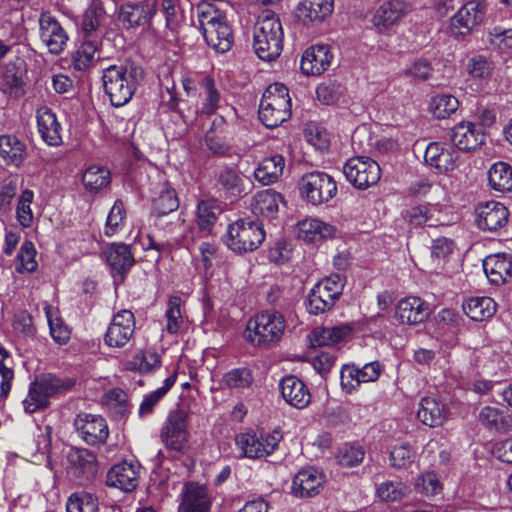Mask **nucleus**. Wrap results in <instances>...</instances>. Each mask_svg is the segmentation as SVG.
<instances>
[{
  "label": "nucleus",
  "instance_id": "f257e3e1",
  "mask_svg": "<svg viewBox=\"0 0 512 512\" xmlns=\"http://www.w3.org/2000/svg\"><path fill=\"white\" fill-rule=\"evenodd\" d=\"M143 77L142 68L131 61L104 68L102 72L103 88L111 104L115 107L127 104L132 99Z\"/></svg>",
  "mask_w": 512,
  "mask_h": 512
},
{
  "label": "nucleus",
  "instance_id": "f03ea898",
  "mask_svg": "<svg viewBox=\"0 0 512 512\" xmlns=\"http://www.w3.org/2000/svg\"><path fill=\"white\" fill-rule=\"evenodd\" d=\"M284 32L279 17L270 10L263 11L255 24L253 49L263 61H273L283 50Z\"/></svg>",
  "mask_w": 512,
  "mask_h": 512
},
{
  "label": "nucleus",
  "instance_id": "7ed1b4c3",
  "mask_svg": "<svg viewBox=\"0 0 512 512\" xmlns=\"http://www.w3.org/2000/svg\"><path fill=\"white\" fill-rule=\"evenodd\" d=\"M197 19L206 43L218 52L225 53L233 44V33L225 16L211 5L197 8Z\"/></svg>",
  "mask_w": 512,
  "mask_h": 512
},
{
  "label": "nucleus",
  "instance_id": "20e7f679",
  "mask_svg": "<svg viewBox=\"0 0 512 512\" xmlns=\"http://www.w3.org/2000/svg\"><path fill=\"white\" fill-rule=\"evenodd\" d=\"M285 327V318L279 312H262L249 319L244 337L253 346L269 347L281 340Z\"/></svg>",
  "mask_w": 512,
  "mask_h": 512
},
{
  "label": "nucleus",
  "instance_id": "39448f33",
  "mask_svg": "<svg viewBox=\"0 0 512 512\" xmlns=\"http://www.w3.org/2000/svg\"><path fill=\"white\" fill-rule=\"evenodd\" d=\"M259 119L267 128H275L291 116L288 88L281 83L268 86L259 105Z\"/></svg>",
  "mask_w": 512,
  "mask_h": 512
},
{
  "label": "nucleus",
  "instance_id": "423d86ee",
  "mask_svg": "<svg viewBox=\"0 0 512 512\" xmlns=\"http://www.w3.org/2000/svg\"><path fill=\"white\" fill-rule=\"evenodd\" d=\"M74 383L70 378H59L52 374L42 375L30 384L28 394L23 400L25 412L32 414L47 408L50 397L67 392Z\"/></svg>",
  "mask_w": 512,
  "mask_h": 512
},
{
  "label": "nucleus",
  "instance_id": "0eeeda50",
  "mask_svg": "<svg viewBox=\"0 0 512 512\" xmlns=\"http://www.w3.org/2000/svg\"><path fill=\"white\" fill-rule=\"evenodd\" d=\"M265 232L258 221L239 219L227 229V246L239 254L256 250L264 241Z\"/></svg>",
  "mask_w": 512,
  "mask_h": 512
},
{
  "label": "nucleus",
  "instance_id": "6e6552de",
  "mask_svg": "<svg viewBox=\"0 0 512 512\" xmlns=\"http://www.w3.org/2000/svg\"><path fill=\"white\" fill-rule=\"evenodd\" d=\"M188 413L182 408L171 411L161 428L160 439L166 449L185 452L189 445Z\"/></svg>",
  "mask_w": 512,
  "mask_h": 512
},
{
  "label": "nucleus",
  "instance_id": "1a4fd4ad",
  "mask_svg": "<svg viewBox=\"0 0 512 512\" xmlns=\"http://www.w3.org/2000/svg\"><path fill=\"white\" fill-rule=\"evenodd\" d=\"M343 172L351 184L362 190L375 185L381 176L379 164L365 156L348 159L343 167Z\"/></svg>",
  "mask_w": 512,
  "mask_h": 512
},
{
  "label": "nucleus",
  "instance_id": "9d476101",
  "mask_svg": "<svg viewBox=\"0 0 512 512\" xmlns=\"http://www.w3.org/2000/svg\"><path fill=\"white\" fill-rule=\"evenodd\" d=\"M282 436L279 431L265 435L255 433H240L236 436V445L241 449L243 455L248 458H261L270 455L276 449Z\"/></svg>",
  "mask_w": 512,
  "mask_h": 512
},
{
  "label": "nucleus",
  "instance_id": "9b49d317",
  "mask_svg": "<svg viewBox=\"0 0 512 512\" xmlns=\"http://www.w3.org/2000/svg\"><path fill=\"white\" fill-rule=\"evenodd\" d=\"M74 427L88 445L104 444L109 436L107 422L100 415L80 413L74 419Z\"/></svg>",
  "mask_w": 512,
  "mask_h": 512
},
{
  "label": "nucleus",
  "instance_id": "f8f14e48",
  "mask_svg": "<svg viewBox=\"0 0 512 512\" xmlns=\"http://www.w3.org/2000/svg\"><path fill=\"white\" fill-rule=\"evenodd\" d=\"M134 331V314L130 310H121L114 315L108 326L104 342L109 347L121 348L130 341Z\"/></svg>",
  "mask_w": 512,
  "mask_h": 512
},
{
  "label": "nucleus",
  "instance_id": "ddd939ff",
  "mask_svg": "<svg viewBox=\"0 0 512 512\" xmlns=\"http://www.w3.org/2000/svg\"><path fill=\"white\" fill-rule=\"evenodd\" d=\"M68 474L80 484L91 481L98 472L97 458L87 449H76L68 455Z\"/></svg>",
  "mask_w": 512,
  "mask_h": 512
},
{
  "label": "nucleus",
  "instance_id": "4468645a",
  "mask_svg": "<svg viewBox=\"0 0 512 512\" xmlns=\"http://www.w3.org/2000/svg\"><path fill=\"white\" fill-rule=\"evenodd\" d=\"M40 39L52 54H60L69 39L67 32L59 21L48 13L39 18Z\"/></svg>",
  "mask_w": 512,
  "mask_h": 512
},
{
  "label": "nucleus",
  "instance_id": "2eb2a0df",
  "mask_svg": "<svg viewBox=\"0 0 512 512\" xmlns=\"http://www.w3.org/2000/svg\"><path fill=\"white\" fill-rule=\"evenodd\" d=\"M157 0H143L139 3H127L121 6L119 18L129 28L149 27L157 13Z\"/></svg>",
  "mask_w": 512,
  "mask_h": 512
},
{
  "label": "nucleus",
  "instance_id": "dca6fc26",
  "mask_svg": "<svg viewBox=\"0 0 512 512\" xmlns=\"http://www.w3.org/2000/svg\"><path fill=\"white\" fill-rule=\"evenodd\" d=\"M140 465L123 461L109 469L106 484L123 492H131L138 486Z\"/></svg>",
  "mask_w": 512,
  "mask_h": 512
},
{
  "label": "nucleus",
  "instance_id": "f3484780",
  "mask_svg": "<svg viewBox=\"0 0 512 512\" xmlns=\"http://www.w3.org/2000/svg\"><path fill=\"white\" fill-rule=\"evenodd\" d=\"M485 12L486 4L484 2H467L452 18V29L460 35L469 33L475 26L482 22Z\"/></svg>",
  "mask_w": 512,
  "mask_h": 512
},
{
  "label": "nucleus",
  "instance_id": "a211bd4d",
  "mask_svg": "<svg viewBox=\"0 0 512 512\" xmlns=\"http://www.w3.org/2000/svg\"><path fill=\"white\" fill-rule=\"evenodd\" d=\"M410 9L406 0L385 1L375 11L373 24L379 31H385L398 24Z\"/></svg>",
  "mask_w": 512,
  "mask_h": 512
},
{
  "label": "nucleus",
  "instance_id": "6ab92c4d",
  "mask_svg": "<svg viewBox=\"0 0 512 512\" xmlns=\"http://www.w3.org/2000/svg\"><path fill=\"white\" fill-rule=\"evenodd\" d=\"M477 226L484 231H497L508 222V209L499 202L490 201L480 205L476 210Z\"/></svg>",
  "mask_w": 512,
  "mask_h": 512
},
{
  "label": "nucleus",
  "instance_id": "aec40b11",
  "mask_svg": "<svg viewBox=\"0 0 512 512\" xmlns=\"http://www.w3.org/2000/svg\"><path fill=\"white\" fill-rule=\"evenodd\" d=\"M178 512H210L212 501L204 486L188 483L183 487Z\"/></svg>",
  "mask_w": 512,
  "mask_h": 512
},
{
  "label": "nucleus",
  "instance_id": "412c9836",
  "mask_svg": "<svg viewBox=\"0 0 512 512\" xmlns=\"http://www.w3.org/2000/svg\"><path fill=\"white\" fill-rule=\"evenodd\" d=\"M103 255L113 276L123 278L135 263L130 246L121 242L108 245Z\"/></svg>",
  "mask_w": 512,
  "mask_h": 512
},
{
  "label": "nucleus",
  "instance_id": "4be33fe9",
  "mask_svg": "<svg viewBox=\"0 0 512 512\" xmlns=\"http://www.w3.org/2000/svg\"><path fill=\"white\" fill-rule=\"evenodd\" d=\"M450 138L459 150L471 151L484 143L485 135L475 123L460 122L452 128Z\"/></svg>",
  "mask_w": 512,
  "mask_h": 512
},
{
  "label": "nucleus",
  "instance_id": "5701e85b",
  "mask_svg": "<svg viewBox=\"0 0 512 512\" xmlns=\"http://www.w3.org/2000/svg\"><path fill=\"white\" fill-rule=\"evenodd\" d=\"M430 315L428 304L419 297H406L396 306L395 317L401 324L415 325Z\"/></svg>",
  "mask_w": 512,
  "mask_h": 512
},
{
  "label": "nucleus",
  "instance_id": "b1692460",
  "mask_svg": "<svg viewBox=\"0 0 512 512\" xmlns=\"http://www.w3.org/2000/svg\"><path fill=\"white\" fill-rule=\"evenodd\" d=\"M38 132L42 140L49 146H59L62 143V126L51 108L41 106L36 110Z\"/></svg>",
  "mask_w": 512,
  "mask_h": 512
},
{
  "label": "nucleus",
  "instance_id": "393cba45",
  "mask_svg": "<svg viewBox=\"0 0 512 512\" xmlns=\"http://www.w3.org/2000/svg\"><path fill=\"white\" fill-rule=\"evenodd\" d=\"M106 18V11L102 0H91L84 10L78 23L81 37L101 38L99 28Z\"/></svg>",
  "mask_w": 512,
  "mask_h": 512
},
{
  "label": "nucleus",
  "instance_id": "a878e982",
  "mask_svg": "<svg viewBox=\"0 0 512 512\" xmlns=\"http://www.w3.org/2000/svg\"><path fill=\"white\" fill-rule=\"evenodd\" d=\"M458 158L459 154L453 147H445L436 142L428 144L424 153L425 162L440 172L455 169Z\"/></svg>",
  "mask_w": 512,
  "mask_h": 512
},
{
  "label": "nucleus",
  "instance_id": "bb28decb",
  "mask_svg": "<svg viewBox=\"0 0 512 512\" xmlns=\"http://www.w3.org/2000/svg\"><path fill=\"white\" fill-rule=\"evenodd\" d=\"M217 183L222 190L235 197L246 195L252 189V182L234 166L223 167L217 175Z\"/></svg>",
  "mask_w": 512,
  "mask_h": 512
},
{
  "label": "nucleus",
  "instance_id": "cd10ccee",
  "mask_svg": "<svg viewBox=\"0 0 512 512\" xmlns=\"http://www.w3.org/2000/svg\"><path fill=\"white\" fill-rule=\"evenodd\" d=\"M320 473L313 466L302 468L292 480L291 490L299 498H312L319 494Z\"/></svg>",
  "mask_w": 512,
  "mask_h": 512
},
{
  "label": "nucleus",
  "instance_id": "c85d7f7f",
  "mask_svg": "<svg viewBox=\"0 0 512 512\" xmlns=\"http://www.w3.org/2000/svg\"><path fill=\"white\" fill-rule=\"evenodd\" d=\"M483 269L491 283L503 284L512 277V255L507 253L489 255L483 261Z\"/></svg>",
  "mask_w": 512,
  "mask_h": 512
},
{
  "label": "nucleus",
  "instance_id": "c756f323",
  "mask_svg": "<svg viewBox=\"0 0 512 512\" xmlns=\"http://www.w3.org/2000/svg\"><path fill=\"white\" fill-rule=\"evenodd\" d=\"M280 390L284 400L295 408H305L311 401V394L306 385L294 375L282 378Z\"/></svg>",
  "mask_w": 512,
  "mask_h": 512
},
{
  "label": "nucleus",
  "instance_id": "7c9ffc66",
  "mask_svg": "<svg viewBox=\"0 0 512 512\" xmlns=\"http://www.w3.org/2000/svg\"><path fill=\"white\" fill-rule=\"evenodd\" d=\"M280 203H285L282 194L270 188L261 190L252 199V212L257 216L272 220L278 215Z\"/></svg>",
  "mask_w": 512,
  "mask_h": 512
},
{
  "label": "nucleus",
  "instance_id": "2f4dec72",
  "mask_svg": "<svg viewBox=\"0 0 512 512\" xmlns=\"http://www.w3.org/2000/svg\"><path fill=\"white\" fill-rule=\"evenodd\" d=\"M284 167L285 159L282 155L265 157L254 170V177L262 185H270L279 180Z\"/></svg>",
  "mask_w": 512,
  "mask_h": 512
},
{
  "label": "nucleus",
  "instance_id": "473e14b6",
  "mask_svg": "<svg viewBox=\"0 0 512 512\" xmlns=\"http://www.w3.org/2000/svg\"><path fill=\"white\" fill-rule=\"evenodd\" d=\"M417 417L424 425L438 427L446 420V409L436 398L424 397L419 402Z\"/></svg>",
  "mask_w": 512,
  "mask_h": 512
},
{
  "label": "nucleus",
  "instance_id": "72a5a7b5",
  "mask_svg": "<svg viewBox=\"0 0 512 512\" xmlns=\"http://www.w3.org/2000/svg\"><path fill=\"white\" fill-rule=\"evenodd\" d=\"M82 41L72 54V65L77 71H86L95 63V54L101 45V38L81 37Z\"/></svg>",
  "mask_w": 512,
  "mask_h": 512
},
{
  "label": "nucleus",
  "instance_id": "f704fd0d",
  "mask_svg": "<svg viewBox=\"0 0 512 512\" xmlns=\"http://www.w3.org/2000/svg\"><path fill=\"white\" fill-rule=\"evenodd\" d=\"M25 69L17 66L15 63H9L5 66L1 87L5 94L11 97L19 98L25 94Z\"/></svg>",
  "mask_w": 512,
  "mask_h": 512
},
{
  "label": "nucleus",
  "instance_id": "c9c22d12",
  "mask_svg": "<svg viewBox=\"0 0 512 512\" xmlns=\"http://www.w3.org/2000/svg\"><path fill=\"white\" fill-rule=\"evenodd\" d=\"M26 146L14 135L0 136V157L9 165L19 166L25 159Z\"/></svg>",
  "mask_w": 512,
  "mask_h": 512
},
{
  "label": "nucleus",
  "instance_id": "e433bc0d",
  "mask_svg": "<svg viewBox=\"0 0 512 512\" xmlns=\"http://www.w3.org/2000/svg\"><path fill=\"white\" fill-rule=\"evenodd\" d=\"M439 211L435 207L428 205H417L406 209L403 212L404 219L412 226L419 227L427 225L429 227H437L443 223L435 217Z\"/></svg>",
  "mask_w": 512,
  "mask_h": 512
},
{
  "label": "nucleus",
  "instance_id": "4c0bfd02",
  "mask_svg": "<svg viewBox=\"0 0 512 512\" xmlns=\"http://www.w3.org/2000/svg\"><path fill=\"white\" fill-rule=\"evenodd\" d=\"M465 314L474 321H484L496 313V303L490 297H472L463 304Z\"/></svg>",
  "mask_w": 512,
  "mask_h": 512
},
{
  "label": "nucleus",
  "instance_id": "58836bf2",
  "mask_svg": "<svg viewBox=\"0 0 512 512\" xmlns=\"http://www.w3.org/2000/svg\"><path fill=\"white\" fill-rule=\"evenodd\" d=\"M110 171L99 165H90L82 174V183L85 189L96 193L110 185Z\"/></svg>",
  "mask_w": 512,
  "mask_h": 512
},
{
  "label": "nucleus",
  "instance_id": "ea45409f",
  "mask_svg": "<svg viewBox=\"0 0 512 512\" xmlns=\"http://www.w3.org/2000/svg\"><path fill=\"white\" fill-rule=\"evenodd\" d=\"M488 180L491 188L496 191H512V167L505 162L493 164L488 172Z\"/></svg>",
  "mask_w": 512,
  "mask_h": 512
},
{
  "label": "nucleus",
  "instance_id": "a19ab883",
  "mask_svg": "<svg viewBox=\"0 0 512 512\" xmlns=\"http://www.w3.org/2000/svg\"><path fill=\"white\" fill-rule=\"evenodd\" d=\"M480 422L490 429L508 432L512 429V417L501 410L486 406L479 413Z\"/></svg>",
  "mask_w": 512,
  "mask_h": 512
},
{
  "label": "nucleus",
  "instance_id": "79ce46f5",
  "mask_svg": "<svg viewBox=\"0 0 512 512\" xmlns=\"http://www.w3.org/2000/svg\"><path fill=\"white\" fill-rule=\"evenodd\" d=\"M176 379L177 372L175 371L173 372V374H171L164 380L163 386L159 387L155 391H152L151 393L144 397L138 411L139 416L141 418H144L147 415H150L154 412L155 407L159 404V402L175 384Z\"/></svg>",
  "mask_w": 512,
  "mask_h": 512
},
{
  "label": "nucleus",
  "instance_id": "37998d69",
  "mask_svg": "<svg viewBox=\"0 0 512 512\" xmlns=\"http://www.w3.org/2000/svg\"><path fill=\"white\" fill-rule=\"evenodd\" d=\"M299 191L303 199L314 206L320 203V172L303 175L299 181Z\"/></svg>",
  "mask_w": 512,
  "mask_h": 512
},
{
  "label": "nucleus",
  "instance_id": "c03bdc74",
  "mask_svg": "<svg viewBox=\"0 0 512 512\" xmlns=\"http://www.w3.org/2000/svg\"><path fill=\"white\" fill-rule=\"evenodd\" d=\"M179 206L176 191L166 183L158 197L153 199L152 210L157 216H163L175 211Z\"/></svg>",
  "mask_w": 512,
  "mask_h": 512
},
{
  "label": "nucleus",
  "instance_id": "a18cd8bd",
  "mask_svg": "<svg viewBox=\"0 0 512 512\" xmlns=\"http://www.w3.org/2000/svg\"><path fill=\"white\" fill-rule=\"evenodd\" d=\"M408 492V486L399 480H386L376 487L377 497L385 502L400 501Z\"/></svg>",
  "mask_w": 512,
  "mask_h": 512
},
{
  "label": "nucleus",
  "instance_id": "49530a36",
  "mask_svg": "<svg viewBox=\"0 0 512 512\" xmlns=\"http://www.w3.org/2000/svg\"><path fill=\"white\" fill-rule=\"evenodd\" d=\"M458 99L452 95L441 94L434 96L429 103V110L437 119H446L458 109Z\"/></svg>",
  "mask_w": 512,
  "mask_h": 512
},
{
  "label": "nucleus",
  "instance_id": "de8ad7c7",
  "mask_svg": "<svg viewBox=\"0 0 512 512\" xmlns=\"http://www.w3.org/2000/svg\"><path fill=\"white\" fill-rule=\"evenodd\" d=\"M365 457V450L357 443H346L341 446L336 454L339 465L346 468L358 466Z\"/></svg>",
  "mask_w": 512,
  "mask_h": 512
},
{
  "label": "nucleus",
  "instance_id": "09e8293b",
  "mask_svg": "<svg viewBox=\"0 0 512 512\" xmlns=\"http://www.w3.org/2000/svg\"><path fill=\"white\" fill-rule=\"evenodd\" d=\"M98 499L88 492L73 493L66 503L67 512H98Z\"/></svg>",
  "mask_w": 512,
  "mask_h": 512
},
{
  "label": "nucleus",
  "instance_id": "8fccbe9b",
  "mask_svg": "<svg viewBox=\"0 0 512 512\" xmlns=\"http://www.w3.org/2000/svg\"><path fill=\"white\" fill-rule=\"evenodd\" d=\"M102 402L116 416L123 417L128 411V395L121 388H112L102 396Z\"/></svg>",
  "mask_w": 512,
  "mask_h": 512
},
{
  "label": "nucleus",
  "instance_id": "3c124183",
  "mask_svg": "<svg viewBox=\"0 0 512 512\" xmlns=\"http://www.w3.org/2000/svg\"><path fill=\"white\" fill-rule=\"evenodd\" d=\"M220 212L219 207L212 201H201L197 208V223L204 233H210Z\"/></svg>",
  "mask_w": 512,
  "mask_h": 512
},
{
  "label": "nucleus",
  "instance_id": "603ef678",
  "mask_svg": "<svg viewBox=\"0 0 512 512\" xmlns=\"http://www.w3.org/2000/svg\"><path fill=\"white\" fill-rule=\"evenodd\" d=\"M296 17L305 26L320 22V0H301L296 8Z\"/></svg>",
  "mask_w": 512,
  "mask_h": 512
},
{
  "label": "nucleus",
  "instance_id": "864d4df0",
  "mask_svg": "<svg viewBox=\"0 0 512 512\" xmlns=\"http://www.w3.org/2000/svg\"><path fill=\"white\" fill-rule=\"evenodd\" d=\"M34 199V193L32 190L25 189L22 191L16 206V218L19 224L28 228L32 225L34 215L31 209V204Z\"/></svg>",
  "mask_w": 512,
  "mask_h": 512
},
{
  "label": "nucleus",
  "instance_id": "5fc2aeb1",
  "mask_svg": "<svg viewBox=\"0 0 512 512\" xmlns=\"http://www.w3.org/2000/svg\"><path fill=\"white\" fill-rule=\"evenodd\" d=\"M416 452L408 443L395 445L389 454L390 465L396 469L409 467L415 459Z\"/></svg>",
  "mask_w": 512,
  "mask_h": 512
},
{
  "label": "nucleus",
  "instance_id": "6e6d98bb",
  "mask_svg": "<svg viewBox=\"0 0 512 512\" xmlns=\"http://www.w3.org/2000/svg\"><path fill=\"white\" fill-rule=\"evenodd\" d=\"M254 381L250 369L242 367L235 368L223 375L222 383L231 389L248 388Z\"/></svg>",
  "mask_w": 512,
  "mask_h": 512
},
{
  "label": "nucleus",
  "instance_id": "4d7b16f0",
  "mask_svg": "<svg viewBox=\"0 0 512 512\" xmlns=\"http://www.w3.org/2000/svg\"><path fill=\"white\" fill-rule=\"evenodd\" d=\"M320 44L312 45L304 50L300 60V70L306 76L320 75V66L318 63V53Z\"/></svg>",
  "mask_w": 512,
  "mask_h": 512
},
{
  "label": "nucleus",
  "instance_id": "13d9d810",
  "mask_svg": "<svg viewBox=\"0 0 512 512\" xmlns=\"http://www.w3.org/2000/svg\"><path fill=\"white\" fill-rule=\"evenodd\" d=\"M344 279L339 274H333L324 280V289L329 293L330 301L322 299V312L330 310L334 302L341 296Z\"/></svg>",
  "mask_w": 512,
  "mask_h": 512
},
{
  "label": "nucleus",
  "instance_id": "bf43d9fd",
  "mask_svg": "<svg viewBox=\"0 0 512 512\" xmlns=\"http://www.w3.org/2000/svg\"><path fill=\"white\" fill-rule=\"evenodd\" d=\"M414 487L422 495L433 496L441 491L442 484L435 473L426 472L416 478Z\"/></svg>",
  "mask_w": 512,
  "mask_h": 512
},
{
  "label": "nucleus",
  "instance_id": "052dcab7",
  "mask_svg": "<svg viewBox=\"0 0 512 512\" xmlns=\"http://www.w3.org/2000/svg\"><path fill=\"white\" fill-rule=\"evenodd\" d=\"M359 366L355 363L345 364L340 371L341 387L346 393H353L362 384Z\"/></svg>",
  "mask_w": 512,
  "mask_h": 512
},
{
  "label": "nucleus",
  "instance_id": "680f3d73",
  "mask_svg": "<svg viewBox=\"0 0 512 512\" xmlns=\"http://www.w3.org/2000/svg\"><path fill=\"white\" fill-rule=\"evenodd\" d=\"M182 300L179 296H172L168 302V309L166 311L167 325L166 329L170 334H176L183 322L181 313Z\"/></svg>",
  "mask_w": 512,
  "mask_h": 512
},
{
  "label": "nucleus",
  "instance_id": "e2e57ef3",
  "mask_svg": "<svg viewBox=\"0 0 512 512\" xmlns=\"http://www.w3.org/2000/svg\"><path fill=\"white\" fill-rule=\"evenodd\" d=\"M45 314L52 338L59 344H65L70 339V331L62 321L54 315L50 307L45 308Z\"/></svg>",
  "mask_w": 512,
  "mask_h": 512
},
{
  "label": "nucleus",
  "instance_id": "0e129e2a",
  "mask_svg": "<svg viewBox=\"0 0 512 512\" xmlns=\"http://www.w3.org/2000/svg\"><path fill=\"white\" fill-rule=\"evenodd\" d=\"M36 249L34 244L25 240L20 248V251L17 254V259L20 263V267L17 269L19 271L33 272L37 268V262L35 260Z\"/></svg>",
  "mask_w": 512,
  "mask_h": 512
},
{
  "label": "nucleus",
  "instance_id": "69168bd1",
  "mask_svg": "<svg viewBox=\"0 0 512 512\" xmlns=\"http://www.w3.org/2000/svg\"><path fill=\"white\" fill-rule=\"evenodd\" d=\"M133 364L141 373H150L161 366V360L156 352L145 350L134 356Z\"/></svg>",
  "mask_w": 512,
  "mask_h": 512
},
{
  "label": "nucleus",
  "instance_id": "338daca9",
  "mask_svg": "<svg viewBox=\"0 0 512 512\" xmlns=\"http://www.w3.org/2000/svg\"><path fill=\"white\" fill-rule=\"evenodd\" d=\"M468 74L474 79H487L493 70L492 63L484 56H476L468 60Z\"/></svg>",
  "mask_w": 512,
  "mask_h": 512
},
{
  "label": "nucleus",
  "instance_id": "774afa93",
  "mask_svg": "<svg viewBox=\"0 0 512 512\" xmlns=\"http://www.w3.org/2000/svg\"><path fill=\"white\" fill-rule=\"evenodd\" d=\"M297 236L306 243L314 242L320 237V220L305 218L297 224Z\"/></svg>",
  "mask_w": 512,
  "mask_h": 512
}]
</instances>
